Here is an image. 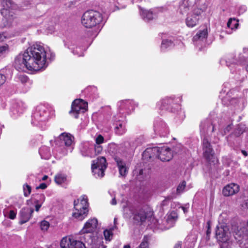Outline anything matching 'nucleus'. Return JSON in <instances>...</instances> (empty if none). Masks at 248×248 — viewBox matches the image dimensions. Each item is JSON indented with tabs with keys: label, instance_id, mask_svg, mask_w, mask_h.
Listing matches in <instances>:
<instances>
[{
	"label": "nucleus",
	"instance_id": "obj_1",
	"mask_svg": "<svg viewBox=\"0 0 248 248\" xmlns=\"http://www.w3.org/2000/svg\"><path fill=\"white\" fill-rule=\"evenodd\" d=\"M24 53L28 65L33 71H38L46 67V52L41 45L34 44L29 47Z\"/></svg>",
	"mask_w": 248,
	"mask_h": 248
},
{
	"label": "nucleus",
	"instance_id": "obj_2",
	"mask_svg": "<svg viewBox=\"0 0 248 248\" xmlns=\"http://www.w3.org/2000/svg\"><path fill=\"white\" fill-rule=\"evenodd\" d=\"M103 20V16L98 11L90 10L86 11L81 18L82 25L87 29H92L99 25Z\"/></svg>",
	"mask_w": 248,
	"mask_h": 248
},
{
	"label": "nucleus",
	"instance_id": "obj_3",
	"mask_svg": "<svg viewBox=\"0 0 248 248\" xmlns=\"http://www.w3.org/2000/svg\"><path fill=\"white\" fill-rule=\"evenodd\" d=\"M89 203L87 198L84 197L80 200L77 199L74 202L75 212L72 213V217L78 220H82L88 214Z\"/></svg>",
	"mask_w": 248,
	"mask_h": 248
},
{
	"label": "nucleus",
	"instance_id": "obj_4",
	"mask_svg": "<svg viewBox=\"0 0 248 248\" xmlns=\"http://www.w3.org/2000/svg\"><path fill=\"white\" fill-rule=\"evenodd\" d=\"M1 3L3 7L0 12L3 16L2 28L10 27L15 18L14 13L9 10L12 6V1L11 0H3Z\"/></svg>",
	"mask_w": 248,
	"mask_h": 248
},
{
	"label": "nucleus",
	"instance_id": "obj_5",
	"mask_svg": "<svg viewBox=\"0 0 248 248\" xmlns=\"http://www.w3.org/2000/svg\"><path fill=\"white\" fill-rule=\"evenodd\" d=\"M107 165L106 159L104 156H99L96 159L93 160L91 166L93 174L95 177H103Z\"/></svg>",
	"mask_w": 248,
	"mask_h": 248
},
{
	"label": "nucleus",
	"instance_id": "obj_6",
	"mask_svg": "<svg viewBox=\"0 0 248 248\" xmlns=\"http://www.w3.org/2000/svg\"><path fill=\"white\" fill-rule=\"evenodd\" d=\"M202 149L203 151V156L209 164H215L217 161L215 153L211 142L207 138H203L202 141Z\"/></svg>",
	"mask_w": 248,
	"mask_h": 248
},
{
	"label": "nucleus",
	"instance_id": "obj_7",
	"mask_svg": "<svg viewBox=\"0 0 248 248\" xmlns=\"http://www.w3.org/2000/svg\"><path fill=\"white\" fill-rule=\"evenodd\" d=\"M88 109V103L81 99H77L73 101L69 113L76 119L78 118L80 113H85Z\"/></svg>",
	"mask_w": 248,
	"mask_h": 248
},
{
	"label": "nucleus",
	"instance_id": "obj_8",
	"mask_svg": "<svg viewBox=\"0 0 248 248\" xmlns=\"http://www.w3.org/2000/svg\"><path fill=\"white\" fill-rule=\"evenodd\" d=\"M132 215L134 223L141 225L146 221L148 212L143 208H141L132 213Z\"/></svg>",
	"mask_w": 248,
	"mask_h": 248
},
{
	"label": "nucleus",
	"instance_id": "obj_9",
	"mask_svg": "<svg viewBox=\"0 0 248 248\" xmlns=\"http://www.w3.org/2000/svg\"><path fill=\"white\" fill-rule=\"evenodd\" d=\"M156 156L162 161H169L172 157L173 155L171 150L168 147H157Z\"/></svg>",
	"mask_w": 248,
	"mask_h": 248
},
{
	"label": "nucleus",
	"instance_id": "obj_10",
	"mask_svg": "<svg viewBox=\"0 0 248 248\" xmlns=\"http://www.w3.org/2000/svg\"><path fill=\"white\" fill-rule=\"evenodd\" d=\"M27 62L28 61L25 60V53H24L23 55H19L16 58L14 63V67L18 71H23L25 68L30 71H33L32 69L29 67Z\"/></svg>",
	"mask_w": 248,
	"mask_h": 248
},
{
	"label": "nucleus",
	"instance_id": "obj_11",
	"mask_svg": "<svg viewBox=\"0 0 248 248\" xmlns=\"http://www.w3.org/2000/svg\"><path fill=\"white\" fill-rule=\"evenodd\" d=\"M240 190V186L235 183H231L225 186L222 189V194L225 197L232 196Z\"/></svg>",
	"mask_w": 248,
	"mask_h": 248
},
{
	"label": "nucleus",
	"instance_id": "obj_12",
	"mask_svg": "<svg viewBox=\"0 0 248 248\" xmlns=\"http://www.w3.org/2000/svg\"><path fill=\"white\" fill-rule=\"evenodd\" d=\"M98 224L97 219L93 218L89 219L84 224V226L81 231L82 233L93 232L96 228Z\"/></svg>",
	"mask_w": 248,
	"mask_h": 248
},
{
	"label": "nucleus",
	"instance_id": "obj_13",
	"mask_svg": "<svg viewBox=\"0 0 248 248\" xmlns=\"http://www.w3.org/2000/svg\"><path fill=\"white\" fill-rule=\"evenodd\" d=\"M34 212L33 209L29 207H24L20 212V223H25L29 221Z\"/></svg>",
	"mask_w": 248,
	"mask_h": 248
},
{
	"label": "nucleus",
	"instance_id": "obj_14",
	"mask_svg": "<svg viewBox=\"0 0 248 248\" xmlns=\"http://www.w3.org/2000/svg\"><path fill=\"white\" fill-rule=\"evenodd\" d=\"M216 234L217 240L221 243H227L229 240V232L223 228H217Z\"/></svg>",
	"mask_w": 248,
	"mask_h": 248
},
{
	"label": "nucleus",
	"instance_id": "obj_15",
	"mask_svg": "<svg viewBox=\"0 0 248 248\" xmlns=\"http://www.w3.org/2000/svg\"><path fill=\"white\" fill-rule=\"evenodd\" d=\"M119 169V174L122 176H125L128 172V169L125 163L120 157L116 156L114 158Z\"/></svg>",
	"mask_w": 248,
	"mask_h": 248
},
{
	"label": "nucleus",
	"instance_id": "obj_16",
	"mask_svg": "<svg viewBox=\"0 0 248 248\" xmlns=\"http://www.w3.org/2000/svg\"><path fill=\"white\" fill-rule=\"evenodd\" d=\"M77 241L71 236L64 237L61 241V247L62 248H74L75 243Z\"/></svg>",
	"mask_w": 248,
	"mask_h": 248
},
{
	"label": "nucleus",
	"instance_id": "obj_17",
	"mask_svg": "<svg viewBox=\"0 0 248 248\" xmlns=\"http://www.w3.org/2000/svg\"><path fill=\"white\" fill-rule=\"evenodd\" d=\"M59 139L66 146H70L73 142L74 137L69 133L63 132L59 136Z\"/></svg>",
	"mask_w": 248,
	"mask_h": 248
},
{
	"label": "nucleus",
	"instance_id": "obj_18",
	"mask_svg": "<svg viewBox=\"0 0 248 248\" xmlns=\"http://www.w3.org/2000/svg\"><path fill=\"white\" fill-rule=\"evenodd\" d=\"M114 131L117 135L121 136L126 132V129L125 125L123 121L120 120L116 121L114 123Z\"/></svg>",
	"mask_w": 248,
	"mask_h": 248
},
{
	"label": "nucleus",
	"instance_id": "obj_19",
	"mask_svg": "<svg viewBox=\"0 0 248 248\" xmlns=\"http://www.w3.org/2000/svg\"><path fill=\"white\" fill-rule=\"evenodd\" d=\"M157 147H153L152 148H147L143 153L142 156L143 158L147 160H149L156 155V153L157 152Z\"/></svg>",
	"mask_w": 248,
	"mask_h": 248
},
{
	"label": "nucleus",
	"instance_id": "obj_20",
	"mask_svg": "<svg viewBox=\"0 0 248 248\" xmlns=\"http://www.w3.org/2000/svg\"><path fill=\"white\" fill-rule=\"evenodd\" d=\"M32 196L34 197L37 198V199L33 198V199L34 200V202L36 204L35 206V211L38 212L45 200V196L43 194H37L33 195Z\"/></svg>",
	"mask_w": 248,
	"mask_h": 248
},
{
	"label": "nucleus",
	"instance_id": "obj_21",
	"mask_svg": "<svg viewBox=\"0 0 248 248\" xmlns=\"http://www.w3.org/2000/svg\"><path fill=\"white\" fill-rule=\"evenodd\" d=\"M199 14H193L190 16L186 18V25L189 28L195 27L198 23L199 20Z\"/></svg>",
	"mask_w": 248,
	"mask_h": 248
},
{
	"label": "nucleus",
	"instance_id": "obj_22",
	"mask_svg": "<svg viewBox=\"0 0 248 248\" xmlns=\"http://www.w3.org/2000/svg\"><path fill=\"white\" fill-rule=\"evenodd\" d=\"M173 102V99L170 97H166L163 99L160 102V109L162 110L165 109L167 110L171 109V106Z\"/></svg>",
	"mask_w": 248,
	"mask_h": 248
},
{
	"label": "nucleus",
	"instance_id": "obj_23",
	"mask_svg": "<svg viewBox=\"0 0 248 248\" xmlns=\"http://www.w3.org/2000/svg\"><path fill=\"white\" fill-rule=\"evenodd\" d=\"M208 36V30L207 28H205L203 30L199 31L196 35L193 37V41L194 42L198 40H202L204 39H206Z\"/></svg>",
	"mask_w": 248,
	"mask_h": 248
},
{
	"label": "nucleus",
	"instance_id": "obj_24",
	"mask_svg": "<svg viewBox=\"0 0 248 248\" xmlns=\"http://www.w3.org/2000/svg\"><path fill=\"white\" fill-rule=\"evenodd\" d=\"M67 180V176L65 174L58 173L55 176L54 181L55 182L58 184L61 185L64 183Z\"/></svg>",
	"mask_w": 248,
	"mask_h": 248
},
{
	"label": "nucleus",
	"instance_id": "obj_25",
	"mask_svg": "<svg viewBox=\"0 0 248 248\" xmlns=\"http://www.w3.org/2000/svg\"><path fill=\"white\" fill-rule=\"evenodd\" d=\"M227 27L231 29H236L239 26V20L235 18H230L227 22Z\"/></svg>",
	"mask_w": 248,
	"mask_h": 248
},
{
	"label": "nucleus",
	"instance_id": "obj_26",
	"mask_svg": "<svg viewBox=\"0 0 248 248\" xmlns=\"http://www.w3.org/2000/svg\"><path fill=\"white\" fill-rule=\"evenodd\" d=\"M142 15L143 18L147 20L153 19V13L151 10H142Z\"/></svg>",
	"mask_w": 248,
	"mask_h": 248
},
{
	"label": "nucleus",
	"instance_id": "obj_27",
	"mask_svg": "<svg viewBox=\"0 0 248 248\" xmlns=\"http://www.w3.org/2000/svg\"><path fill=\"white\" fill-rule=\"evenodd\" d=\"M120 107L123 109L125 108L130 110L131 109L133 108V106L132 105V102L129 100H126L124 101H123L121 102Z\"/></svg>",
	"mask_w": 248,
	"mask_h": 248
},
{
	"label": "nucleus",
	"instance_id": "obj_28",
	"mask_svg": "<svg viewBox=\"0 0 248 248\" xmlns=\"http://www.w3.org/2000/svg\"><path fill=\"white\" fill-rule=\"evenodd\" d=\"M24 195L25 197H28L31 193V187L28 184H25L23 186Z\"/></svg>",
	"mask_w": 248,
	"mask_h": 248
},
{
	"label": "nucleus",
	"instance_id": "obj_29",
	"mask_svg": "<svg viewBox=\"0 0 248 248\" xmlns=\"http://www.w3.org/2000/svg\"><path fill=\"white\" fill-rule=\"evenodd\" d=\"M104 235L106 240L110 241L113 236L112 231L110 230H105L104 231Z\"/></svg>",
	"mask_w": 248,
	"mask_h": 248
},
{
	"label": "nucleus",
	"instance_id": "obj_30",
	"mask_svg": "<svg viewBox=\"0 0 248 248\" xmlns=\"http://www.w3.org/2000/svg\"><path fill=\"white\" fill-rule=\"evenodd\" d=\"M186 182L185 181H183L181 183H180L177 186L176 192L177 194H180L182 192H183L184 189L186 188Z\"/></svg>",
	"mask_w": 248,
	"mask_h": 248
},
{
	"label": "nucleus",
	"instance_id": "obj_31",
	"mask_svg": "<svg viewBox=\"0 0 248 248\" xmlns=\"http://www.w3.org/2000/svg\"><path fill=\"white\" fill-rule=\"evenodd\" d=\"M139 248H149V243L147 236L144 237L142 242L139 246Z\"/></svg>",
	"mask_w": 248,
	"mask_h": 248
},
{
	"label": "nucleus",
	"instance_id": "obj_32",
	"mask_svg": "<svg viewBox=\"0 0 248 248\" xmlns=\"http://www.w3.org/2000/svg\"><path fill=\"white\" fill-rule=\"evenodd\" d=\"M49 227V222L46 220H43L41 222L40 227L42 230L46 231Z\"/></svg>",
	"mask_w": 248,
	"mask_h": 248
},
{
	"label": "nucleus",
	"instance_id": "obj_33",
	"mask_svg": "<svg viewBox=\"0 0 248 248\" xmlns=\"http://www.w3.org/2000/svg\"><path fill=\"white\" fill-rule=\"evenodd\" d=\"M172 44V42L171 40L168 39L163 40L161 43V47L166 48L168 46H170Z\"/></svg>",
	"mask_w": 248,
	"mask_h": 248
},
{
	"label": "nucleus",
	"instance_id": "obj_34",
	"mask_svg": "<svg viewBox=\"0 0 248 248\" xmlns=\"http://www.w3.org/2000/svg\"><path fill=\"white\" fill-rule=\"evenodd\" d=\"M104 141V138L101 135H99L95 139L96 144L100 145L103 143Z\"/></svg>",
	"mask_w": 248,
	"mask_h": 248
},
{
	"label": "nucleus",
	"instance_id": "obj_35",
	"mask_svg": "<svg viewBox=\"0 0 248 248\" xmlns=\"http://www.w3.org/2000/svg\"><path fill=\"white\" fill-rule=\"evenodd\" d=\"M9 50V46L5 44L3 46H0V55L3 54L6 51Z\"/></svg>",
	"mask_w": 248,
	"mask_h": 248
},
{
	"label": "nucleus",
	"instance_id": "obj_36",
	"mask_svg": "<svg viewBox=\"0 0 248 248\" xmlns=\"http://www.w3.org/2000/svg\"><path fill=\"white\" fill-rule=\"evenodd\" d=\"M74 248H86L85 244L81 241H77L75 243Z\"/></svg>",
	"mask_w": 248,
	"mask_h": 248
},
{
	"label": "nucleus",
	"instance_id": "obj_37",
	"mask_svg": "<svg viewBox=\"0 0 248 248\" xmlns=\"http://www.w3.org/2000/svg\"><path fill=\"white\" fill-rule=\"evenodd\" d=\"M103 150L102 146L99 144L94 145V151L96 154H99L101 153Z\"/></svg>",
	"mask_w": 248,
	"mask_h": 248
},
{
	"label": "nucleus",
	"instance_id": "obj_38",
	"mask_svg": "<svg viewBox=\"0 0 248 248\" xmlns=\"http://www.w3.org/2000/svg\"><path fill=\"white\" fill-rule=\"evenodd\" d=\"M6 80V76L0 73V87L5 83Z\"/></svg>",
	"mask_w": 248,
	"mask_h": 248
},
{
	"label": "nucleus",
	"instance_id": "obj_39",
	"mask_svg": "<svg viewBox=\"0 0 248 248\" xmlns=\"http://www.w3.org/2000/svg\"><path fill=\"white\" fill-rule=\"evenodd\" d=\"M243 132L241 129L237 128L232 133V135H233L236 137H238L243 133Z\"/></svg>",
	"mask_w": 248,
	"mask_h": 248
},
{
	"label": "nucleus",
	"instance_id": "obj_40",
	"mask_svg": "<svg viewBox=\"0 0 248 248\" xmlns=\"http://www.w3.org/2000/svg\"><path fill=\"white\" fill-rule=\"evenodd\" d=\"M16 213L14 210H10L9 214V218L14 219L16 217Z\"/></svg>",
	"mask_w": 248,
	"mask_h": 248
},
{
	"label": "nucleus",
	"instance_id": "obj_41",
	"mask_svg": "<svg viewBox=\"0 0 248 248\" xmlns=\"http://www.w3.org/2000/svg\"><path fill=\"white\" fill-rule=\"evenodd\" d=\"M207 230L206 231V236H207V237H208V239H209L210 234L211 233V227H210V221H208L207 222Z\"/></svg>",
	"mask_w": 248,
	"mask_h": 248
},
{
	"label": "nucleus",
	"instance_id": "obj_42",
	"mask_svg": "<svg viewBox=\"0 0 248 248\" xmlns=\"http://www.w3.org/2000/svg\"><path fill=\"white\" fill-rule=\"evenodd\" d=\"M47 187V185L46 183H43L39 185V186H36V189H45Z\"/></svg>",
	"mask_w": 248,
	"mask_h": 248
},
{
	"label": "nucleus",
	"instance_id": "obj_43",
	"mask_svg": "<svg viewBox=\"0 0 248 248\" xmlns=\"http://www.w3.org/2000/svg\"><path fill=\"white\" fill-rule=\"evenodd\" d=\"M242 207L244 209H248V199L245 200L241 204Z\"/></svg>",
	"mask_w": 248,
	"mask_h": 248
},
{
	"label": "nucleus",
	"instance_id": "obj_44",
	"mask_svg": "<svg viewBox=\"0 0 248 248\" xmlns=\"http://www.w3.org/2000/svg\"><path fill=\"white\" fill-rule=\"evenodd\" d=\"M19 78L22 82H26L28 81L29 78L26 76H22L19 77Z\"/></svg>",
	"mask_w": 248,
	"mask_h": 248
},
{
	"label": "nucleus",
	"instance_id": "obj_45",
	"mask_svg": "<svg viewBox=\"0 0 248 248\" xmlns=\"http://www.w3.org/2000/svg\"><path fill=\"white\" fill-rule=\"evenodd\" d=\"M182 241H178L174 245L173 248H182Z\"/></svg>",
	"mask_w": 248,
	"mask_h": 248
},
{
	"label": "nucleus",
	"instance_id": "obj_46",
	"mask_svg": "<svg viewBox=\"0 0 248 248\" xmlns=\"http://www.w3.org/2000/svg\"><path fill=\"white\" fill-rule=\"evenodd\" d=\"M5 38V37L4 36L3 33H0V42L3 41Z\"/></svg>",
	"mask_w": 248,
	"mask_h": 248
},
{
	"label": "nucleus",
	"instance_id": "obj_47",
	"mask_svg": "<svg viewBox=\"0 0 248 248\" xmlns=\"http://www.w3.org/2000/svg\"><path fill=\"white\" fill-rule=\"evenodd\" d=\"M111 203L112 205H116L117 204V202H116L115 198H114L112 199Z\"/></svg>",
	"mask_w": 248,
	"mask_h": 248
},
{
	"label": "nucleus",
	"instance_id": "obj_48",
	"mask_svg": "<svg viewBox=\"0 0 248 248\" xmlns=\"http://www.w3.org/2000/svg\"><path fill=\"white\" fill-rule=\"evenodd\" d=\"M184 7L185 10V11L186 12H187V11L188 10V8L185 5H181V7H180V8L181 9H182V8Z\"/></svg>",
	"mask_w": 248,
	"mask_h": 248
},
{
	"label": "nucleus",
	"instance_id": "obj_49",
	"mask_svg": "<svg viewBox=\"0 0 248 248\" xmlns=\"http://www.w3.org/2000/svg\"><path fill=\"white\" fill-rule=\"evenodd\" d=\"M241 153H242V154L245 156H248V153L247 152L245 151V150H242L241 151Z\"/></svg>",
	"mask_w": 248,
	"mask_h": 248
},
{
	"label": "nucleus",
	"instance_id": "obj_50",
	"mask_svg": "<svg viewBox=\"0 0 248 248\" xmlns=\"http://www.w3.org/2000/svg\"><path fill=\"white\" fill-rule=\"evenodd\" d=\"M47 178H48V176H47V175H44V176L42 177V180L43 181H45V180H46Z\"/></svg>",
	"mask_w": 248,
	"mask_h": 248
},
{
	"label": "nucleus",
	"instance_id": "obj_51",
	"mask_svg": "<svg viewBox=\"0 0 248 248\" xmlns=\"http://www.w3.org/2000/svg\"><path fill=\"white\" fill-rule=\"evenodd\" d=\"M172 214H173V213H171L170 214V217L171 218H173V219H174V218H175V216H174V215H172Z\"/></svg>",
	"mask_w": 248,
	"mask_h": 248
},
{
	"label": "nucleus",
	"instance_id": "obj_52",
	"mask_svg": "<svg viewBox=\"0 0 248 248\" xmlns=\"http://www.w3.org/2000/svg\"><path fill=\"white\" fill-rule=\"evenodd\" d=\"M182 209H183V211H184V213H186V208L185 207H182Z\"/></svg>",
	"mask_w": 248,
	"mask_h": 248
},
{
	"label": "nucleus",
	"instance_id": "obj_53",
	"mask_svg": "<svg viewBox=\"0 0 248 248\" xmlns=\"http://www.w3.org/2000/svg\"><path fill=\"white\" fill-rule=\"evenodd\" d=\"M124 248H131L130 246L129 245H126V246H124Z\"/></svg>",
	"mask_w": 248,
	"mask_h": 248
},
{
	"label": "nucleus",
	"instance_id": "obj_54",
	"mask_svg": "<svg viewBox=\"0 0 248 248\" xmlns=\"http://www.w3.org/2000/svg\"><path fill=\"white\" fill-rule=\"evenodd\" d=\"M246 69L248 72V64L246 66Z\"/></svg>",
	"mask_w": 248,
	"mask_h": 248
},
{
	"label": "nucleus",
	"instance_id": "obj_55",
	"mask_svg": "<svg viewBox=\"0 0 248 248\" xmlns=\"http://www.w3.org/2000/svg\"><path fill=\"white\" fill-rule=\"evenodd\" d=\"M215 131V126L214 125H213V128H212V132H214Z\"/></svg>",
	"mask_w": 248,
	"mask_h": 248
},
{
	"label": "nucleus",
	"instance_id": "obj_56",
	"mask_svg": "<svg viewBox=\"0 0 248 248\" xmlns=\"http://www.w3.org/2000/svg\"><path fill=\"white\" fill-rule=\"evenodd\" d=\"M142 172H143L142 170H140V173H140V174H142Z\"/></svg>",
	"mask_w": 248,
	"mask_h": 248
},
{
	"label": "nucleus",
	"instance_id": "obj_57",
	"mask_svg": "<svg viewBox=\"0 0 248 248\" xmlns=\"http://www.w3.org/2000/svg\"><path fill=\"white\" fill-rule=\"evenodd\" d=\"M91 88V87L87 88L86 89V91H89Z\"/></svg>",
	"mask_w": 248,
	"mask_h": 248
},
{
	"label": "nucleus",
	"instance_id": "obj_58",
	"mask_svg": "<svg viewBox=\"0 0 248 248\" xmlns=\"http://www.w3.org/2000/svg\"><path fill=\"white\" fill-rule=\"evenodd\" d=\"M246 226L248 228V220L247 222Z\"/></svg>",
	"mask_w": 248,
	"mask_h": 248
},
{
	"label": "nucleus",
	"instance_id": "obj_59",
	"mask_svg": "<svg viewBox=\"0 0 248 248\" xmlns=\"http://www.w3.org/2000/svg\"><path fill=\"white\" fill-rule=\"evenodd\" d=\"M116 218H114V222H116Z\"/></svg>",
	"mask_w": 248,
	"mask_h": 248
}]
</instances>
